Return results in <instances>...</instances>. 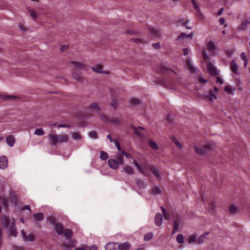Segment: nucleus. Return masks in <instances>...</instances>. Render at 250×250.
<instances>
[{
    "instance_id": "nucleus-1",
    "label": "nucleus",
    "mask_w": 250,
    "mask_h": 250,
    "mask_svg": "<svg viewBox=\"0 0 250 250\" xmlns=\"http://www.w3.org/2000/svg\"><path fill=\"white\" fill-rule=\"evenodd\" d=\"M3 226L8 232L10 236L16 237L17 236L18 231L15 227V220L14 218L4 217L2 219Z\"/></svg>"
},
{
    "instance_id": "nucleus-2",
    "label": "nucleus",
    "mask_w": 250,
    "mask_h": 250,
    "mask_svg": "<svg viewBox=\"0 0 250 250\" xmlns=\"http://www.w3.org/2000/svg\"><path fill=\"white\" fill-rule=\"evenodd\" d=\"M106 250H130V245L127 242L120 244L110 242L105 246Z\"/></svg>"
},
{
    "instance_id": "nucleus-3",
    "label": "nucleus",
    "mask_w": 250,
    "mask_h": 250,
    "mask_svg": "<svg viewBox=\"0 0 250 250\" xmlns=\"http://www.w3.org/2000/svg\"><path fill=\"white\" fill-rule=\"evenodd\" d=\"M55 229L59 235H64L66 238H69L72 235V232L69 229H64L62 225L60 223L55 224Z\"/></svg>"
},
{
    "instance_id": "nucleus-4",
    "label": "nucleus",
    "mask_w": 250,
    "mask_h": 250,
    "mask_svg": "<svg viewBox=\"0 0 250 250\" xmlns=\"http://www.w3.org/2000/svg\"><path fill=\"white\" fill-rule=\"evenodd\" d=\"M207 72L212 76L219 74V71H218L210 62H208L207 63Z\"/></svg>"
},
{
    "instance_id": "nucleus-5",
    "label": "nucleus",
    "mask_w": 250,
    "mask_h": 250,
    "mask_svg": "<svg viewBox=\"0 0 250 250\" xmlns=\"http://www.w3.org/2000/svg\"><path fill=\"white\" fill-rule=\"evenodd\" d=\"M71 236L66 238V241L64 242L62 244V246L67 249L69 247H75L76 245L77 242L74 239H71Z\"/></svg>"
},
{
    "instance_id": "nucleus-6",
    "label": "nucleus",
    "mask_w": 250,
    "mask_h": 250,
    "mask_svg": "<svg viewBox=\"0 0 250 250\" xmlns=\"http://www.w3.org/2000/svg\"><path fill=\"white\" fill-rule=\"evenodd\" d=\"M21 234L22 239L24 241H28L32 242L34 239V235L33 234H29V235H28V236H26L23 229H22L21 230Z\"/></svg>"
},
{
    "instance_id": "nucleus-7",
    "label": "nucleus",
    "mask_w": 250,
    "mask_h": 250,
    "mask_svg": "<svg viewBox=\"0 0 250 250\" xmlns=\"http://www.w3.org/2000/svg\"><path fill=\"white\" fill-rule=\"evenodd\" d=\"M70 63L72 64L76 68L80 70H84L86 66L85 64L83 62L77 61H71Z\"/></svg>"
},
{
    "instance_id": "nucleus-8",
    "label": "nucleus",
    "mask_w": 250,
    "mask_h": 250,
    "mask_svg": "<svg viewBox=\"0 0 250 250\" xmlns=\"http://www.w3.org/2000/svg\"><path fill=\"white\" fill-rule=\"evenodd\" d=\"M8 166V161L4 156L0 157V168L4 169Z\"/></svg>"
},
{
    "instance_id": "nucleus-9",
    "label": "nucleus",
    "mask_w": 250,
    "mask_h": 250,
    "mask_svg": "<svg viewBox=\"0 0 250 250\" xmlns=\"http://www.w3.org/2000/svg\"><path fill=\"white\" fill-rule=\"evenodd\" d=\"M207 46L208 50L210 52H213V53H216V46L215 45L214 43L211 41H208L207 42Z\"/></svg>"
},
{
    "instance_id": "nucleus-10",
    "label": "nucleus",
    "mask_w": 250,
    "mask_h": 250,
    "mask_svg": "<svg viewBox=\"0 0 250 250\" xmlns=\"http://www.w3.org/2000/svg\"><path fill=\"white\" fill-rule=\"evenodd\" d=\"M108 163L109 167L112 169H117L120 165L119 162L114 159H109Z\"/></svg>"
},
{
    "instance_id": "nucleus-11",
    "label": "nucleus",
    "mask_w": 250,
    "mask_h": 250,
    "mask_svg": "<svg viewBox=\"0 0 250 250\" xmlns=\"http://www.w3.org/2000/svg\"><path fill=\"white\" fill-rule=\"evenodd\" d=\"M155 223L157 226H161L163 223V216L162 215L158 213L156 214L154 218Z\"/></svg>"
},
{
    "instance_id": "nucleus-12",
    "label": "nucleus",
    "mask_w": 250,
    "mask_h": 250,
    "mask_svg": "<svg viewBox=\"0 0 250 250\" xmlns=\"http://www.w3.org/2000/svg\"><path fill=\"white\" fill-rule=\"evenodd\" d=\"M76 250H98V247L96 245H93L89 247L82 246L81 247L76 248Z\"/></svg>"
},
{
    "instance_id": "nucleus-13",
    "label": "nucleus",
    "mask_w": 250,
    "mask_h": 250,
    "mask_svg": "<svg viewBox=\"0 0 250 250\" xmlns=\"http://www.w3.org/2000/svg\"><path fill=\"white\" fill-rule=\"evenodd\" d=\"M203 146L207 150H212L215 148V147L216 146V144L214 142L211 141L210 142H208V143H206L205 144H204L203 145Z\"/></svg>"
},
{
    "instance_id": "nucleus-14",
    "label": "nucleus",
    "mask_w": 250,
    "mask_h": 250,
    "mask_svg": "<svg viewBox=\"0 0 250 250\" xmlns=\"http://www.w3.org/2000/svg\"><path fill=\"white\" fill-rule=\"evenodd\" d=\"M6 142L9 146H13L15 143V139L13 135H9L6 138Z\"/></svg>"
},
{
    "instance_id": "nucleus-15",
    "label": "nucleus",
    "mask_w": 250,
    "mask_h": 250,
    "mask_svg": "<svg viewBox=\"0 0 250 250\" xmlns=\"http://www.w3.org/2000/svg\"><path fill=\"white\" fill-rule=\"evenodd\" d=\"M205 206L208 210L210 212L213 211L216 207L215 203L212 201H210V203H205Z\"/></svg>"
},
{
    "instance_id": "nucleus-16",
    "label": "nucleus",
    "mask_w": 250,
    "mask_h": 250,
    "mask_svg": "<svg viewBox=\"0 0 250 250\" xmlns=\"http://www.w3.org/2000/svg\"><path fill=\"white\" fill-rule=\"evenodd\" d=\"M49 138L51 139V141L54 144H56L59 142V137L53 133H50L49 134Z\"/></svg>"
},
{
    "instance_id": "nucleus-17",
    "label": "nucleus",
    "mask_w": 250,
    "mask_h": 250,
    "mask_svg": "<svg viewBox=\"0 0 250 250\" xmlns=\"http://www.w3.org/2000/svg\"><path fill=\"white\" fill-rule=\"evenodd\" d=\"M209 234V232H206L201 235L197 239V243L199 244H202L205 241V238Z\"/></svg>"
},
{
    "instance_id": "nucleus-18",
    "label": "nucleus",
    "mask_w": 250,
    "mask_h": 250,
    "mask_svg": "<svg viewBox=\"0 0 250 250\" xmlns=\"http://www.w3.org/2000/svg\"><path fill=\"white\" fill-rule=\"evenodd\" d=\"M235 87L234 86H232L229 85H228L225 86L224 90L225 91L229 94H233L235 91Z\"/></svg>"
},
{
    "instance_id": "nucleus-19",
    "label": "nucleus",
    "mask_w": 250,
    "mask_h": 250,
    "mask_svg": "<svg viewBox=\"0 0 250 250\" xmlns=\"http://www.w3.org/2000/svg\"><path fill=\"white\" fill-rule=\"evenodd\" d=\"M194 148L196 152L199 154L203 155L205 153V150L199 146H194Z\"/></svg>"
},
{
    "instance_id": "nucleus-20",
    "label": "nucleus",
    "mask_w": 250,
    "mask_h": 250,
    "mask_svg": "<svg viewBox=\"0 0 250 250\" xmlns=\"http://www.w3.org/2000/svg\"><path fill=\"white\" fill-rule=\"evenodd\" d=\"M250 25V21H246L242 23L239 26V29L241 30H246L248 29V27Z\"/></svg>"
},
{
    "instance_id": "nucleus-21",
    "label": "nucleus",
    "mask_w": 250,
    "mask_h": 250,
    "mask_svg": "<svg viewBox=\"0 0 250 250\" xmlns=\"http://www.w3.org/2000/svg\"><path fill=\"white\" fill-rule=\"evenodd\" d=\"M124 172L127 174H133L134 173V169L131 166H126L124 168Z\"/></svg>"
},
{
    "instance_id": "nucleus-22",
    "label": "nucleus",
    "mask_w": 250,
    "mask_h": 250,
    "mask_svg": "<svg viewBox=\"0 0 250 250\" xmlns=\"http://www.w3.org/2000/svg\"><path fill=\"white\" fill-rule=\"evenodd\" d=\"M148 144L149 146L154 150H157L159 148L157 144L153 140H149L148 141Z\"/></svg>"
},
{
    "instance_id": "nucleus-23",
    "label": "nucleus",
    "mask_w": 250,
    "mask_h": 250,
    "mask_svg": "<svg viewBox=\"0 0 250 250\" xmlns=\"http://www.w3.org/2000/svg\"><path fill=\"white\" fill-rule=\"evenodd\" d=\"M197 235L196 234H192L191 235L188 239V242L190 244H192L195 243L196 241L197 242Z\"/></svg>"
},
{
    "instance_id": "nucleus-24",
    "label": "nucleus",
    "mask_w": 250,
    "mask_h": 250,
    "mask_svg": "<svg viewBox=\"0 0 250 250\" xmlns=\"http://www.w3.org/2000/svg\"><path fill=\"white\" fill-rule=\"evenodd\" d=\"M35 220L37 221H42L44 218V215L42 213H35L33 215Z\"/></svg>"
},
{
    "instance_id": "nucleus-25",
    "label": "nucleus",
    "mask_w": 250,
    "mask_h": 250,
    "mask_svg": "<svg viewBox=\"0 0 250 250\" xmlns=\"http://www.w3.org/2000/svg\"><path fill=\"white\" fill-rule=\"evenodd\" d=\"M229 211L232 214H235L238 212V208L235 205L232 204L229 207Z\"/></svg>"
},
{
    "instance_id": "nucleus-26",
    "label": "nucleus",
    "mask_w": 250,
    "mask_h": 250,
    "mask_svg": "<svg viewBox=\"0 0 250 250\" xmlns=\"http://www.w3.org/2000/svg\"><path fill=\"white\" fill-rule=\"evenodd\" d=\"M122 154L121 153H118L117 154V161L119 162L120 165H123L124 163V159L122 156Z\"/></svg>"
},
{
    "instance_id": "nucleus-27",
    "label": "nucleus",
    "mask_w": 250,
    "mask_h": 250,
    "mask_svg": "<svg viewBox=\"0 0 250 250\" xmlns=\"http://www.w3.org/2000/svg\"><path fill=\"white\" fill-rule=\"evenodd\" d=\"M132 164L135 166V167L137 168V169L139 172H142L143 173H145V171L143 168L137 162L133 160L132 162Z\"/></svg>"
},
{
    "instance_id": "nucleus-28",
    "label": "nucleus",
    "mask_w": 250,
    "mask_h": 250,
    "mask_svg": "<svg viewBox=\"0 0 250 250\" xmlns=\"http://www.w3.org/2000/svg\"><path fill=\"white\" fill-rule=\"evenodd\" d=\"M162 211L163 213V214L166 220H170V216L168 212L167 211V210L164 208L162 207Z\"/></svg>"
},
{
    "instance_id": "nucleus-29",
    "label": "nucleus",
    "mask_w": 250,
    "mask_h": 250,
    "mask_svg": "<svg viewBox=\"0 0 250 250\" xmlns=\"http://www.w3.org/2000/svg\"><path fill=\"white\" fill-rule=\"evenodd\" d=\"M103 67L101 65H97L95 66H94L92 68V69L97 73H103V71H102Z\"/></svg>"
},
{
    "instance_id": "nucleus-30",
    "label": "nucleus",
    "mask_w": 250,
    "mask_h": 250,
    "mask_svg": "<svg viewBox=\"0 0 250 250\" xmlns=\"http://www.w3.org/2000/svg\"><path fill=\"white\" fill-rule=\"evenodd\" d=\"M230 67L231 70L234 72H236L237 70V65L236 63L235 62L233 61L230 62Z\"/></svg>"
},
{
    "instance_id": "nucleus-31",
    "label": "nucleus",
    "mask_w": 250,
    "mask_h": 250,
    "mask_svg": "<svg viewBox=\"0 0 250 250\" xmlns=\"http://www.w3.org/2000/svg\"><path fill=\"white\" fill-rule=\"evenodd\" d=\"M27 10L28 12L30 13V16L34 20H36L37 17L36 12L30 8H27Z\"/></svg>"
},
{
    "instance_id": "nucleus-32",
    "label": "nucleus",
    "mask_w": 250,
    "mask_h": 250,
    "mask_svg": "<svg viewBox=\"0 0 250 250\" xmlns=\"http://www.w3.org/2000/svg\"><path fill=\"white\" fill-rule=\"evenodd\" d=\"M90 109L93 110V111H99L100 108L97 103H93L89 106Z\"/></svg>"
},
{
    "instance_id": "nucleus-33",
    "label": "nucleus",
    "mask_w": 250,
    "mask_h": 250,
    "mask_svg": "<svg viewBox=\"0 0 250 250\" xmlns=\"http://www.w3.org/2000/svg\"><path fill=\"white\" fill-rule=\"evenodd\" d=\"M151 171L152 172V173H153L154 175L158 179H161V176L159 173V172H158L157 169L153 167H151Z\"/></svg>"
},
{
    "instance_id": "nucleus-34",
    "label": "nucleus",
    "mask_w": 250,
    "mask_h": 250,
    "mask_svg": "<svg viewBox=\"0 0 250 250\" xmlns=\"http://www.w3.org/2000/svg\"><path fill=\"white\" fill-rule=\"evenodd\" d=\"M71 135L72 138L75 140H79L82 138L81 135L77 132H72Z\"/></svg>"
},
{
    "instance_id": "nucleus-35",
    "label": "nucleus",
    "mask_w": 250,
    "mask_h": 250,
    "mask_svg": "<svg viewBox=\"0 0 250 250\" xmlns=\"http://www.w3.org/2000/svg\"><path fill=\"white\" fill-rule=\"evenodd\" d=\"M129 103L131 105H136L139 104V100L136 98H131L129 100Z\"/></svg>"
},
{
    "instance_id": "nucleus-36",
    "label": "nucleus",
    "mask_w": 250,
    "mask_h": 250,
    "mask_svg": "<svg viewBox=\"0 0 250 250\" xmlns=\"http://www.w3.org/2000/svg\"><path fill=\"white\" fill-rule=\"evenodd\" d=\"M162 193V191L160 188L156 187L152 189V193L155 195H159Z\"/></svg>"
},
{
    "instance_id": "nucleus-37",
    "label": "nucleus",
    "mask_w": 250,
    "mask_h": 250,
    "mask_svg": "<svg viewBox=\"0 0 250 250\" xmlns=\"http://www.w3.org/2000/svg\"><path fill=\"white\" fill-rule=\"evenodd\" d=\"M193 34H190L189 35H187L185 33H183L180 36L178 37V40L182 39H190L192 37Z\"/></svg>"
},
{
    "instance_id": "nucleus-38",
    "label": "nucleus",
    "mask_w": 250,
    "mask_h": 250,
    "mask_svg": "<svg viewBox=\"0 0 250 250\" xmlns=\"http://www.w3.org/2000/svg\"><path fill=\"white\" fill-rule=\"evenodd\" d=\"M176 241L179 244H183L184 242L183 235L181 234H178L176 237Z\"/></svg>"
},
{
    "instance_id": "nucleus-39",
    "label": "nucleus",
    "mask_w": 250,
    "mask_h": 250,
    "mask_svg": "<svg viewBox=\"0 0 250 250\" xmlns=\"http://www.w3.org/2000/svg\"><path fill=\"white\" fill-rule=\"evenodd\" d=\"M68 139V136L66 134L62 135L59 137V142H66Z\"/></svg>"
},
{
    "instance_id": "nucleus-40",
    "label": "nucleus",
    "mask_w": 250,
    "mask_h": 250,
    "mask_svg": "<svg viewBox=\"0 0 250 250\" xmlns=\"http://www.w3.org/2000/svg\"><path fill=\"white\" fill-rule=\"evenodd\" d=\"M240 56H241V58L245 62L244 66L246 67L247 66V63H248V59H247V56H246V55L245 53H244V52L241 53V54L240 55Z\"/></svg>"
},
{
    "instance_id": "nucleus-41",
    "label": "nucleus",
    "mask_w": 250,
    "mask_h": 250,
    "mask_svg": "<svg viewBox=\"0 0 250 250\" xmlns=\"http://www.w3.org/2000/svg\"><path fill=\"white\" fill-rule=\"evenodd\" d=\"M44 134V131L41 128L36 129L34 132V134L39 136L43 135Z\"/></svg>"
},
{
    "instance_id": "nucleus-42",
    "label": "nucleus",
    "mask_w": 250,
    "mask_h": 250,
    "mask_svg": "<svg viewBox=\"0 0 250 250\" xmlns=\"http://www.w3.org/2000/svg\"><path fill=\"white\" fill-rule=\"evenodd\" d=\"M153 237V233L152 232H149L145 234L144 236V240L148 241L152 239Z\"/></svg>"
},
{
    "instance_id": "nucleus-43",
    "label": "nucleus",
    "mask_w": 250,
    "mask_h": 250,
    "mask_svg": "<svg viewBox=\"0 0 250 250\" xmlns=\"http://www.w3.org/2000/svg\"><path fill=\"white\" fill-rule=\"evenodd\" d=\"M188 64L189 69L192 72H194L196 71V68L193 65L189 60L188 61Z\"/></svg>"
},
{
    "instance_id": "nucleus-44",
    "label": "nucleus",
    "mask_w": 250,
    "mask_h": 250,
    "mask_svg": "<svg viewBox=\"0 0 250 250\" xmlns=\"http://www.w3.org/2000/svg\"><path fill=\"white\" fill-rule=\"evenodd\" d=\"M100 158L103 160H105L108 158V155L106 152L104 151H101L100 153Z\"/></svg>"
},
{
    "instance_id": "nucleus-45",
    "label": "nucleus",
    "mask_w": 250,
    "mask_h": 250,
    "mask_svg": "<svg viewBox=\"0 0 250 250\" xmlns=\"http://www.w3.org/2000/svg\"><path fill=\"white\" fill-rule=\"evenodd\" d=\"M88 136L91 139H94L97 138V135L95 131H92L88 133Z\"/></svg>"
},
{
    "instance_id": "nucleus-46",
    "label": "nucleus",
    "mask_w": 250,
    "mask_h": 250,
    "mask_svg": "<svg viewBox=\"0 0 250 250\" xmlns=\"http://www.w3.org/2000/svg\"><path fill=\"white\" fill-rule=\"evenodd\" d=\"M196 15L199 20H202L203 19L204 16L202 13L200 9H199V11H196Z\"/></svg>"
},
{
    "instance_id": "nucleus-47",
    "label": "nucleus",
    "mask_w": 250,
    "mask_h": 250,
    "mask_svg": "<svg viewBox=\"0 0 250 250\" xmlns=\"http://www.w3.org/2000/svg\"><path fill=\"white\" fill-rule=\"evenodd\" d=\"M73 78L76 80H77V81H78L79 82H82L84 80L83 77L80 75H75L73 74Z\"/></svg>"
},
{
    "instance_id": "nucleus-48",
    "label": "nucleus",
    "mask_w": 250,
    "mask_h": 250,
    "mask_svg": "<svg viewBox=\"0 0 250 250\" xmlns=\"http://www.w3.org/2000/svg\"><path fill=\"white\" fill-rule=\"evenodd\" d=\"M191 3L193 5L194 9L196 11H199V10L200 9L199 8L197 3L196 2V1L195 0H191Z\"/></svg>"
},
{
    "instance_id": "nucleus-49",
    "label": "nucleus",
    "mask_w": 250,
    "mask_h": 250,
    "mask_svg": "<svg viewBox=\"0 0 250 250\" xmlns=\"http://www.w3.org/2000/svg\"><path fill=\"white\" fill-rule=\"evenodd\" d=\"M178 229V225L175 221H174L173 229L172 231V234L177 231Z\"/></svg>"
},
{
    "instance_id": "nucleus-50",
    "label": "nucleus",
    "mask_w": 250,
    "mask_h": 250,
    "mask_svg": "<svg viewBox=\"0 0 250 250\" xmlns=\"http://www.w3.org/2000/svg\"><path fill=\"white\" fill-rule=\"evenodd\" d=\"M110 122L115 125L119 124L120 123V121L119 118L112 119L110 120Z\"/></svg>"
},
{
    "instance_id": "nucleus-51",
    "label": "nucleus",
    "mask_w": 250,
    "mask_h": 250,
    "mask_svg": "<svg viewBox=\"0 0 250 250\" xmlns=\"http://www.w3.org/2000/svg\"><path fill=\"white\" fill-rule=\"evenodd\" d=\"M47 221L51 224H55V219L54 217L50 216L47 218Z\"/></svg>"
},
{
    "instance_id": "nucleus-52",
    "label": "nucleus",
    "mask_w": 250,
    "mask_h": 250,
    "mask_svg": "<svg viewBox=\"0 0 250 250\" xmlns=\"http://www.w3.org/2000/svg\"><path fill=\"white\" fill-rule=\"evenodd\" d=\"M11 201L14 203H16L17 201V197L15 194H11Z\"/></svg>"
},
{
    "instance_id": "nucleus-53",
    "label": "nucleus",
    "mask_w": 250,
    "mask_h": 250,
    "mask_svg": "<svg viewBox=\"0 0 250 250\" xmlns=\"http://www.w3.org/2000/svg\"><path fill=\"white\" fill-rule=\"evenodd\" d=\"M173 142L175 143V144L177 146V147H178L180 149H182L183 147L182 145L178 142L177 140L176 139H174L173 140Z\"/></svg>"
},
{
    "instance_id": "nucleus-54",
    "label": "nucleus",
    "mask_w": 250,
    "mask_h": 250,
    "mask_svg": "<svg viewBox=\"0 0 250 250\" xmlns=\"http://www.w3.org/2000/svg\"><path fill=\"white\" fill-rule=\"evenodd\" d=\"M207 97H208L210 99H211L212 100L214 99H216L217 98V97L215 94H214L213 93H210L207 96Z\"/></svg>"
},
{
    "instance_id": "nucleus-55",
    "label": "nucleus",
    "mask_w": 250,
    "mask_h": 250,
    "mask_svg": "<svg viewBox=\"0 0 250 250\" xmlns=\"http://www.w3.org/2000/svg\"><path fill=\"white\" fill-rule=\"evenodd\" d=\"M12 98V96L0 94V99H9Z\"/></svg>"
},
{
    "instance_id": "nucleus-56",
    "label": "nucleus",
    "mask_w": 250,
    "mask_h": 250,
    "mask_svg": "<svg viewBox=\"0 0 250 250\" xmlns=\"http://www.w3.org/2000/svg\"><path fill=\"white\" fill-rule=\"evenodd\" d=\"M121 154L125 155L126 158H131V156L130 154L128 153L125 152V151H121Z\"/></svg>"
},
{
    "instance_id": "nucleus-57",
    "label": "nucleus",
    "mask_w": 250,
    "mask_h": 250,
    "mask_svg": "<svg viewBox=\"0 0 250 250\" xmlns=\"http://www.w3.org/2000/svg\"><path fill=\"white\" fill-rule=\"evenodd\" d=\"M114 143H115V144L117 147V149L119 150V153H121V151H123V150H121V147L120 146H119V144H118V143L116 141H114Z\"/></svg>"
},
{
    "instance_id": "nucleus-58",
    "label": "nucleus",
    "mask_w": 250,
    "mask_h": 250,
    "mask_svg": "<svg viewBox=\"0 0 250 250\" xmlns=\"http://www.w3.org/2000/svg\"><path fill=\"white\" fill-rule=\"evenodd\" d=\"M216 82L222 85L223 83V80L220 77H217Z\"/></svg>"
},
{
    "instance_id": "nucleus-59",
    "label": "nucleus",
    "mask_w": 250,
    "mask_h": 250,
    "mask_svg": "<svg viewBox=\"0 0 250 250\" xmlns=\"http://www.w3.org/2000/svg\"><path fill=\"white\" fill-rule=\"evenodd\" d=\"M7 204H8V201L7 199H3V202H2V206L6 208L7 207Z\"/></svg>"
},
{
    "instance_id": "nucleus-60",
    "label": "nucleus",
    "mask_w": 250,
    "mask_h": 250,
    "mask_svg": "<svg viewBox=\"0 0 250 250\" xmlns=\"http://www.w3.org/2000/svg\"><path fill=\"white\" fill-rule=\"evenodd\" d=\"M203 56H204V58L206 59V60H208L209 59V57H208V56L207 55V52H206V51L204 50L203 51Z\"/></svg>"
},
{
    "instance_id": "nucleus-61",
    "label": "nucleus",
    "mask_w": 250,
    "mask_h": 250,
    "mask_svg": "<svg viewBox=\"0 0 250 250\" xmlns=\"http://www.w3.org/2000/svg\"><path fill=\"white\" fill-rule=\"evenodd\" d=\"M199 81L201 83H206L207 82L206 79H203L202 78H199Z\"/></svg>"
},
{
    "instance_id": "nucleus-62",
    "label": "nucleus",
    "mask_w": 250,
    "mask_h": 250,
    "mask_svg": "<svg viewBox=\"0 0 250 250\" xmlns=\"http://www.w3.org/2000/svg\"><path fill=\"white\" fill-rule=\"evenodd\" d=\"M22 209L23 210L28 209V210H29L30 212L31 211V209L30 207L29 206H28V205L23 207V208H22Z\"/></svg>"
},
{
    "instance_id": "nucleus-63",
    "label": "nucleus",
    "mask_w": 250,
    "mask_h": 250,
    "mask_svg": "<svg viewBox=\"0 0 250 250\" xmlns=\"http://www.w3.org/2000/svg\"><path fill=\"white\" fill-rule=\"evenodd\" d=\"M219 21H220V23L221 24L223 25L225 23V19L224 18H220V20H219Z\"/></svg>"
},
{
    "instance_id": "nucleus-64",
    "label": "nucleus",
    "mask_w": 250,
    "mask_h": 250,
    "mask_svg": "<svg viewBox=\"0 0 250 250\" xmlns=\"http://www.w3.org/2000/svg\"><path fill=\"white\" fill-rule=\"evenodd\" d=\"M117 104L115 101H113V102L111 103V106L114 108H116L117 107Z\"/></svg>"
}]
</instances>
